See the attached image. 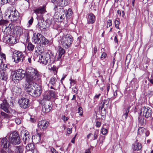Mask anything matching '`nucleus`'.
Instances as JSON below:
<instances>
[{
	"label": "nucleus",
	"instance_id": "nucleus-17",
	"mask_svg": "<svg viewBox=\"0 0 153 153\" xmlns=\"http://www.w3.org/2000/svg\"><path fill=\"white\" fill-rule=\"evenodd\" d=\"M95 21V16L92 13H90L88 15L87 18L88 23L92 24Z\"/></svg>",
	"mask_w": 153,
	"mask_h": 153
},
{
	"label": "nucleus",
	"instance_id": "nucleus-60",
	"mask_svg": "<svg viewBox=\"0 0 153 153\" xmlns=\"http://www.w3.org/2000/svg\"><path fill=\"white\" fill-rule=\"evenodd\" d=\"M114 41L116 43H118V41L117 40V36H115L114 38Z\"/></svg>",
	"mask_w": 153,
	"mask_h": 153
},
{
	"label": "nucleus",
	"instance_id": "nucleus-7",
	"mask_svg": "<svg viewBox=\"0 0 153 153\" xmlns=\"http://www.w3.org/2000/svg\"><path fill=\"white\" fill-rule=\"evenodd\" d=\"M20 136L22 137L23 140L25 144L27 143H29L32 141L33 137H32L31 139V137L29 134L28 131L26 130H23L20 133Z\"/></svg>",
	"mask_w": 153,
	"mask_h": 153
},
{
	"label": "nucleus",
	"instance_id": "nucleus-47",
	"mask_svg": "<svg viewBox=\"0 0 153 153\" xmlns=\"http://www.w3.org/2000/svg\"><path fill=\"white\" fill-rule=\"evenodd\" d=\"M10 0H1V4L3 5L6 4L9 2V1H10Z\"/></svg>",
	"mask_w": 153,
	"mask_h": 153
},
{
	"label": "nucleus",
	"instance_id": "nucleus-29",
	"mask_svg": "<svg viewBox=\"0 0 153 153\" xmlns=\"http://www.w3.org/2000/svg\"><path fill=\"white\" fill-rule=\"evenodd\" d=\"M26 146V149L27 150L32 151L34 149V145L31 143H28Z\"/></svg>",
	"mask_w": 153,
	"mask_h": 153
},
{
	"label": "nucleus",
	"instance_id": "nucleus-28",
	"mask_svg": "<svg viewBox=\"0 0 153 153\" xmlns=\"http://www.w3.org/2000/svg\"><path fill=\"white\" fill-rule=\"evenodd\" d=\"M41 134L40 133H38L37 135L34 136L33 140L36 143H38L41 140Z\"/></svg>",
	"mask_w": 153,
	"mask_h": 153
},
{
	"label": "nucleus",
	"instance_id": "nucleus-21",
	"mask_svg": "<svg viewBox=\"0 0 153 153\" xmlns=\"http://www.w3.org/2000/svg\"><path fill=\"white\" fill-rule=\"evenodd\" d=\"M13 94H15V95H18L21 93V88L17 86H14L12 89Z\"/></svg>",
	"mask_w": 153,
	"mask_h": 153
},
{
	"label": "nucleus",
	"instance_id": "nucleus-44",
	"mask_svg": "<svg viewBox=\"0 0 153 153\" xmlns=\"http://www.w3.org/2000/svg\"><path fill=\"white\" fill-rule=\"evenodd\" d=\"M110 101V99L108 98L106 100H104V101L103 102V103H102V105H107L109 103Z\"/></svg>",
	"mask_w": 153,
	"mask_h": 153
},
{
	"label": "nucleus",
	"instance_id": "nucleus-32",
	"mask_svg": "<svg viewBox=\"0 0 153 153\" xmlns=\"http://www.w3.org/2000/svg\"><path fill=\"white\" fill-rule=\"evenodd\" d=\"M99 134V131L98 130H96L94 132V138L92 139V140H94L97 139Z\"/></svg>",
	"mask_w": 153,
	"mask_h": 153
},
{
	"label": "nucleus",
	"instance_id": "nucleus-14",
	"mask_svg": "<svg viewBox=\"0 0 153 153\" xmlns=\"http://www.w3.org/2000/svg\"><path fill=\"white\" fill-rule=\"evenodd\" d=\"M138 134L143 137H147L149 135V132L144 128L140 127L138 130Z\"/></svg>",
	"mask_w": 153,
	"mask_h": 153
},
{
	"label": "nucleus",
	"instance_id": "nucleus-19",
	"mask_svg": "<svg viewBox=\"0 0 153 153\" xmlns=\"http://www.w3.org/2000/svg\"><path fill=\"white\" fill-rule=\"evenodd\" d=\"M42 36H43L41 34L37 33L36 36L34 37V42L36 44H40Z\"/></svg>",
	"mask_w": 153,
	"mask_h": 153
},
{
	"label": "nucleus",
	"instance_id": "nucleus-18",
	"mask_svg": "<svg viewBox=\"0 0 153 153\" xmlns=\"http://www.w3.org/2000/svg\"><path fill=\"white\" fill-rule=\"evenodd\" d=\"M1 114L2 116V122L4 123H7L9 120V115L3 111L1 112Z\"/></svg>",
	"mask_w": 153,
	"mask_h": 153
},
{
	"label": "nucleus",
	"instance_id": "nucleus-30",
	"mask_svg": "<svg viewBox=\"0 0 153 153\" xmlns=\"http://www.w3.org/2000/svg\"><path fill=\"white\" fill-rule=\"evenodd\" d=\"M49 42V41L45 37L43 36L42 37L41 43H40V44H47Z\"/></svg>",
	"mask_w": 153,
	"mask_h": 153
},
{
	"label": "nucleus",
	"instance_id": "nucleus-43",
	"mask_svg": "<svg viewBox=\"0 0 153 153\" xmlns=\"http://www.w3.org/2000/svg\"><path fill=\"white\" fill-rule=\"evenodd\" d=\"M59 54L62 56L65 53L64 50L61 47H60L59 49Z\"/></svg>",
	"mask_w": 153,
	"mask_h": 153
},
{
	"label": "nucleus",
	"instance_id": "nucleus-5",
	"mask_svg": "<svg viewBox=\"0 0 153 153\" xmlns=\"http://www.w3.org/2000/svg\"><path fill=\"white\" fill-rule=\"evenodd\" d=\"M73 39L72 36L69 34L63 36L60 40L61 45L63 48L68 49L72 44Z\"/></svg>",
	"mask_w": 153,
	"mask_h": 153
},
{
	"label": "nucleus",
	"instance_id": "nucleus-12",
	"mask_svg": "<svg viewBox=\"0 0 153 153\" xmlns=\"http://www.w3.org/2000/svg\"><path fill=\"white\" fill-rule=\"evenodd\" d=\"M18 103L21 107L24 108H28L30 105L29 100L24 98H22L19 100Z\"/></svg>",
	"mask_w": 153,
	"mask_h": 153
},
{
	"label": "nucleus",
	"instance_id": "nucleus-49",
	"mask_svg": "<svg viewBox=\"0 0 153 153\" xmlns=\"http://www.w3.org/2000/svg\"><path fill=\"white\" fill-rule=\"evenodd\" d=\"M106 56V54L105 53L103 52L101 55V59L102 60L103 59H104L105 58Z\"/></svg>",
	"mask_w": 153,
	"mask_h": 153
},
{
	"label": "nucleus",
	"instance_id": "nucleus-4",
	"mask_svg": "<svg viewBox=\"0 0 153 153\" xmlns=\"http://www.w3.org/2000/svg\"><path fill=\"white\" fill-rule=\"evenodd\" d=\"M7 137L0 139V145L2 148L1 153H11L10 143L7 139Z\"/></svg>",
	"mask_w": 153,
	"mask_h": 153
},
{
	"label": "nucleus",
	"instance_id": "nucleus-61",
	"mask_svg": "<svg viewBox=\"0 0 153 153\" xmlns=\"http://www.w3.org/2000/svg\"><path fill=\"white\" fill-rule=\"evenodd\" d=\"M97 51V48L96 47H95L94 49L93 53L94 54H95L96 53Z\"/></svg>",
	"mask_w": 153,
	"mask_h": 153
},
{
	"label": "nucleus",
	"instance_id": "nucleus-52",
	"mask_svg": "<svg viewBox=\"0 0 153 153\" xmlns=\"http://www.w3.org/2000/svg\"><path fill=\"white\" fill-rule=\"evenodd\" d=\"M51 151L52 153H58V152L53 148H51Z\"/></svg>",
	"mask_w": 153,
	"mask_h": 153
},
{
	"label": "nucleus",
	"instance_id": "nucleus-20",
	"mask_svg": "<svg viewBox=\"0 0 153 153\" xmlns=\"http://www.w3.org/2000/svg\"><path fill=\"white\" fill-rule=\"evenodd\" d=\"M34 12L36 14L39 13L42 14L46 12L45 8L44 7H40L34 10Z\"/></svg>",
	"mask_w": 153,
	"mask_h": 153
},
{
	"label": "nucleus",
	"instance_id": "nucleus-25",
	"mask_svg": "<svg viewBox=\"0 0 153 153\" xmlns=\"http://www.w3.org/2000/svg\"><path fill=\"white\" fill-rule=\"evenodd\" d=\"M142 148L140 143L136 142L134 145L133 149L135 150H140Z\"/></svg>",
	"mask_w": 153,
	"mask_h": 153
},
{
	"label": "nucleus",
	"instance_id": "nucleus-23",
	"mask_svg": "<svg viewBox=\"0 0 153 153\" xmlns=\"http://www.w3.org/2000/svg\"><path fill=\"white\" fill-rule=\"evenodd\" d=\"M25 147L23 146H19L16 147L15 152L16 153H24Z\"/></svg>",
	"mask_w": 153,
	"mask_h": 153
},
{
	"label": "nucleus",
	"instance_id": "nucleus-16",
	"mask_svg": "<svg viewBox=\"0 0 153 153\" xmlns=\"http://www.w3.org/2000/svg\"><path fill=\"white\" fill-rule=\"evenodd\" d=\"M52 108L51 104L47 103L44 104L42 106V111L44 113H47L49 112Z\"/></svg>",
	"mask_w": 153,
	"mask_h": 153
},
{
	"label": "nucleus",
	"instance_id": "nucleus-15",
	"mask_svg": "<svg viewBox=\"0 0 153 153\" xmlns=\"http://www.w3.org/2000/svg\"><path fill=\"white\" fill-rule=\"evenodd\" d=\"M38 23L37 26L40 29H45L46 28V23L45 22L44 20L42 17H39L37 18Z\"/></svg>",
	"mask_w": 153,
	"mask_h": 153
},
{
	"label": "nucleus",
	"instance_id": "nucleus-63",
	"mask_svg": "<svg viewBox=\"0 0 153 153\" xmlns=\"http://www.w3.org/2000/svg\"><path fill=\"white\" fill-rule=\"evenodd\" d=\"M76 135H75V136L72 139L71 142L72 143H74L75 142V139Z\"/></svg>",
	"mask_w": 153,
	"mask_h": 153
},
{
	"label": "nucleus",
	"instance_id": "nucleus-48",
	"mask_svg": "<svg viewBox=\"0 0 153 153\" xmlns=\"http://www.w3.org/2000/svg\"><path fill=\"white\" fill-rule=\"evenodd\" d=\"M70 86L71 87L72 85H73L75 83V81L74 80L71 79H70Z\"/></svg>",
	"mask_w": 153,
	"mask_h": 153
},
{
	"label": "nucleus",
	"instance_id": "nucleus-36",
	"mask_svg": "<svg viewBox=\"0 0 153 153\" xmlns=\"http://www.w3.org/2000/svg\"><path fill=\"white\" fill-rule=\"evenodd\" d=\"M48 92L49 93L51 97H55L56 96V93L55 91L52 90H49Z\"/></svg>",
	"mask_w": 153,
	"mask_h": 153
},
{
	"label": "nucleus",
	"instance_id": "nucleus-53",
	"mask_svg": "<svg viewBox=\"0 0 153 153\" xmlns=\"http://www.w3.org/2000/svg\"><path fill=\"white\" fill-rule=\"evenodd\" d=\"M101 125V122L97 121L96 123L95 126L96 127L99 128L100 126Z\"/></svg>",
	"mask_w": 153,
	"mask_h": 153
},
{
	"label": "nucleus",
	"instance_id": "nucleus-55",
	"mask_svg": "<svg viewBox=\"0 0 153 153\" xmlns=\"http://www.w3.org/2000/svg\"><path fill=\"white\" fill-rule=\"evenodd\" d=\"M100 95V94H99L97 95H96L94 97V99L96 100L98 99Z\"/></svg>",
	"mask_w": 153,
	"mask_h": 153
},
{
	"label": "nucleus",
	"instance_id": "nucleus-22",
	"mask_svg": "<svg viewBox=\"0 0 153 153\" xmlns=\"http://www.w3.org/2000/svg\"><path fill=\"white\" fill-rule=\"evenodd\" d=\"M130 107H128L127 108H124L123 111V114L122 115V118L123 120H126L128 117V114L129 111Z\"/></svg>",
	"mask_w": 153,
	"mask_h": 153
},
{
	"label": "nucleus",
	"instance_id": "nucleus-54",
	"mask_svg": "<svg viewBox=\"0 0 153 153\" xmlns=\"http://www.w3.org/2000/svg\"><path fill=\"white\" fill-rule=\"evenodd\" d=\"M52 69L54 72V74H56L57 73V71L56 70V68L53 66L52 68Z\"/></svg>",
	"mask_w": 153,
	"mask_h": 153
},
{
	"label": "nucleus",
	"instance_id": "nucleus-11",
	"mask_svg": "<svg viewBox=\"0 0 153 153\" xmlns=\"http://www.w3.org/2000/svg\"><path fill=\"white\" fill-rule=\"evenodd\" d=\"M151 109L149 107H143L141 108L140 114L141 115L148 118L151 116Z\"/></svg>",
	"mask_w": 153,
	"mask_h": 153
},
{
	"label": "nucleus",
	"instance_id": "nucleus-45",
	"mask_svg": "<svg viewBox=\"0 0 153 153\" xmlns=\"http://www.w3.org/2000/svg\"><path fill=\"white\" fill-rule=\"evenodd\" d=\"M78 113H79V115H82L83 113L82 109L81 107H79L78 108Z\"/></svg>",
	"mask_w": 153,
	"mask_h": 153
},
{
	"label": "nucleus",
	"instance_id": "nucleus-27",
	"mask_svg": "<svg viewBox=\"0 0 153 153\" xmlns=\"http://www.w3.org/2000/svg\"><path fill=\"white\" fill-rule=\"evenodd\" d=\"M57 83V79L55 77L52 78L50 81V84L54 86H56Z\"/></svg>",
	"mask_w": 153,
	"mask_h": 153
},
{
	"label": "nucleus",
	"instance_id": "nucleus-33",
	"mask_svg": "<svg viewBox=\"0 0 153 153\" xmlns=\"http://www.w3.org/2000/svg\"><path fill=\"white\" fill-rule=\"evenodd\" d=\"M63 0H51V2L53 3H56L58 5L60 6L61 5H63L62 2Z\"/></svg>",
	"mask_w": 153,
	"mask_h": 153
},
{
	"label": "nucleus",
	"instance_id": "nucleus-50",
	"mask_svg": "<svg viewBox=\"0 0 153 153\" xmlns=\"http://www.w3.org/2000/svg\"><path fill=\"white\" fill-rule=\"evenodd\" d=\"M33 17H31L30 19L28 21V23L30 25H31L33 22Z\"/></svg>",
	"mask_w": 153,
	"mask_h": 153
},
{
	"label": "nucleus",
	"instance_id": "nucleus-62",
	"mask_svg": "<svg viewBox=\"0 0 153 153\" xmlns=\"http://www.w3.org/2000/svg\"><path fill=\"white\" fill-rule=\"evenodd\" d=\"M67 130H68V134H70L71 133L72 130L70 128H68Z\"/></svg>",
	"mask_w": 153,
	"mask_h": 153
},
{
	"label": "nucleus",
	"instance_id": "nucleus-26",
	"mask_svg": "<svg viewBox=\"0 0 153 153\" xmlns=\"http://www.w3.org/2000/svg\"><path fill=\"white\" fill-rule=\"evenodd\" d=\"M51 97L48 91L45 92L43 98L44 100H49L51 99Z\"/></svg>",
	"mask_w": 153,
	"mask_h": 153
},
{
	"label": "nucleus",
	"instance_id": "nucleus-24",
	"mask_svg": "<svg viewBox=\"0 0 153 153\" xmlns=\"http://www.w3.org/2000/svg\"><path fill=\"white\" fill-rule=\"evenodd\" d=\"M8 74L5 71L0 73V79L4 80H6L7 79Z\"/></svg>",
	"mask_w": 153,
	"mask_h": 153
},
{
	"label": "nucleus",
	"instance_id": "nucleus-13",
	"mask_svg": "<svg viewBox=\"0 0 153 153\" xmlns=\"http://www.w3.org/2000/svg\"><path fill=\"white\" fill-rule=\"evenodd\" d=\"M49 122L46 120H42L39 122L38 126L41 129L44 130L46 129L49 126Z\"/></svg>",
	"mask_w": 153,
	"mask_h": 153
},
{
	"label": "nucleus",
	"instance_id": "nucleus-9",
	"mask_svg": "<svg viewBox=\"0 0 153 153\" xmlns=\"http://www.w3.org/2000/svg\"><path fill=\"white\" fill-rule=\"evenodd\" d=\"M2 102L0 104V108L7 113H10L11 108L10 105L7 102V100L3 99L1 100Z\"/></svg>",
	"mask_w": 153,
	"mask_h": 153
},
{
	"label": "nucleus",
	"instance_id": "nucleus-57",
	"mask_svg": "<svg viewBox=\"0 0 153 153\" xmlns=\"http://www.w3.org/2000/svg\"><path fill=\"white\" fill-rule=\"evenodd\" d=\"M73 91L76 94L78 93V90L76 87H74V88H73Z\"/></svg>",
	"mask_w": 153,
	"mask_h": 153
},
{
	"label": "nucleus",
	"instance_id": "nucleus-37",
	"mask_svg": "<svg viewBox=\"0 0 153 153\" xmlns=\"http://www.w3.org/2000/svg\"><path fill=\"white\" fill-rule=\"evenodd\" d=\"M10 37L6 35H4L3 38V40L4 42H6V43H8V39H9Z\"/></svg>",
	"mask_w": 153,
	"mask_h": 153
},
{
	"label": "nucleus",
	"instance_id": "nucleus-35",
	"mask_svg": "<svg viewBox=\"0 0 153 153\" xmlns=\"http://www.w3.org/2000/svg\"><path fill=\"white\" fill-rule=\"evenodd\" d=\"M10 43L11 44H15L16 42L15 41V39L14 37H11L8 39V43Z\"/></svg>",
	"mask_w": 153,
	"mask_h": 153
},
{
	"label": "nucleus",
	"instance_id": "nucleus-10",
	"mask_svg": "<svg viewBox=\"0 0 153 153\" xmlns=\"http://www.w3.org/2000/svg\"><path fill=\"white\" fill-rule=\"evenodd\" d=\"M24 58L25 56L23 53L18 51L13 53L12 56V59L16 63L21 61V60L23 61Z\"/></svg>",
	"mask_w": 153,
	"mask_h": 153
},
{
	"label": "nucleus",
	"instance_id": "nucleus-34",
	"mask_svg": "<svg viewBox=\"0 0 153 153\" xmlns=\"http://www.w3.org/2000/svg\"><path fill=\"white\" fill-rule=\"evenodd\" d=\"M34 46L31 43L29 42L28 44L27 48L29 51H32L34 48Z\"/></svg>",
	"mask_w": 153,
	"mask_h": 153
},
{
	"label": "nucleus",
	"instance_id": "nucleus-40",
	"mask_svg": "<svg viewBox=\"0 0 153 153\" xmlns=\"http://www.w3.org/2000/svg\"><path fill=\"white\" fill-rule=\"evenodd\" d=\"M118 20L119 19H118ZM114 24L116 28L118 29H120L119 27V25L120 24V22L119 20H115L114 21Z\"/></svg>",
	"mask_w": 153,
	"mask_h": 153
},
{
	"label": "nucleus",
	"instance_id": "nucleus-1",
	"mask_svg": "<svg viewBox=\"0 0 153 153\" xmlns=\"http://www.w3.org/2000/svg\"><path fill=\"white\" fill-rule=\"evenodd\" d=\"M27 74L26 90L28 94L34 97L39 96L42 91L40 86L36 85V82L40 77L39 73L33 71H28Z\"/></svg>",
	"mask_w": 153,
	"mask_h": 153
},
{
	"label": "nucleus",
	"instance_id": "nucleus-38",
	"mask_svg": "<svg viewBox=\"0 0 153 153\" xmlns=\"http://www.w3.org/2000/svg\"><path fill=\"white\" fill-rule=\"evenodd\" d=\"M138 120L139 123L141 125H143L145 121V120L143 118L141 117H138Z\"/></svg>",
	"mask_w": 153,
	"mask_h": 153
},
{
	"label": "nucleus",
	"instance_id": "nucleus-31",
	"mask_svg": "<svg viewBox=\"0 0 153 153\" xmlns=\"http://www.w3.org/2000/svg\"><path fill=\"white\" fill-rule=\"evenodd\" d=\"M19 17V15L18 14H16V15L10 16V19L11 21L12 22H15Z\"/></svg>",
	"mask_w": 153,
	"mask_h": 153
},
{
	"label": "nucleus",
	"instance_id": "nucleus-8",
	"mask_svg": "<svg viewBox=\"0 0 153 153\" xmlns=\"http://www.w3.org/2000/svg\"><path fill=\"white\" fill-rule=\"evenodd\" d=\"M39 62L44 65L50 64L51 63V59L49 54L45 53L44 55H40Z\"/></svg>",
	"mask_w": 153,
	"mask_h": 153
},
{
	"label": "nucleus",
	"instance_id": "nucleus-58",
	"mask_svg": "<svg viewBox=\"0 0 153 153\" xmlns=\"http://www.w3.org/2000/svg\"><path fill=\"white\" fill-rule=\"evenodd\" d=\"M17 33H18L19 34V35H21L22 33V29L20 28L18 29V30L17 31Z\"/></svg>",
	"mask_w": 153,
	"mask_h": 153
},
{
	"label": "nucleus",
	"instance_id": "nucleus-2",
	"mask_svg": "<svg viewBox=\"0 0 153 153\" xmlns=\"http://www.w3.org/2000/svg\"><path fill=\"white\" fill-rule=\"evenodd\" d=\"M54 10L55 11L54 17L58 22H61L66 16V19L68 20L72 17L73 12L70 8H69L67 12H65V10L62 6L55 5Z\"/></svg>",
	"mask_w": 153,
	"mask_h": 153
},
{
	"label": "nucleus",
	"instance_id": "nucleus-59",
	"mask_svg": "<svg viewBox=\"0 0 153 153\" xmlns=\"http://www.w3.org/2000/svg\"><path fill=\"white\" fill-rule=\"evenodd\" d=\"M150 82L153 85V77H151L148 79Z\"/></svg>",
	"mask_w": 153,
	"mask_h": 153
},
{
	"label": "nucleus",
	"instance_id": "nucleus-64",
	"mask_svg": "<svg viewBox=\"0 0 153 153\" xmlns=\"http://www.w3.org/2000/svg\"><path fill=\"white\" fill-rule=\"evenodd\" d=\"M85 153H91V152L90 149H88L86 150L85 151Z\"/></svg>",
	"mask_w": 153,
	"mask_h": 153
},
{
	"label": "nucleus",
	"instance_id": "nucleus-42",
	"mask_svg": "<svg viewBox=\"0 0 153 153\" xmlns=\"http://www.w3.org/2000/svg\"><path fill=\"white\" fill-rule=\"evenodd\" d=\"M101 130V132L102 134L105 135L108 132V130L104 128H102Z\"/></svg>",
	"mask_w": 153,
	"mask_h": 153
},
{
	"label": "nucleus",
	"instance_id": "nucleus-56",
	"mask_svg": "<svg viewBox=\"0 0 153 153\" xmlns=\"http://www.w3.org/2000/svg\"><path fill=\"white\" fill-rule=\"evenodd\" d=\"M62 119L64 121H66L68 120V118L65 117V116H62Z\"/></svg>",
	"mask_w": 153,
	"mask_h": 153
},
{
	"label": "nucleus",
	"instance_id": "nucleus-46",
	"mask_svg": "<svg viewBox=\"0 0 153 153\" xmlns=\"http://www.w3.org/2000/svg\"><path fill=\"white\" fill-rule=\"evenodd\" d=\"M112 25V21L111 20L109 19L107 21V28H108Z\"/></svg>",
	"mask_w": 153,
	"mask_h": 153
},
{
	"label": "nucleus",
	"instance_id": "nucleus-39",
	"mask_svg": "<svg viewBox=\"0 0 153 153\" xmlns=\"http://www.w3.org/2000/svg\"><path fill=\"white\" fill-rule=\"evenodd\" d=\"M3 18H0V25H3L5 24H6L8 22L7 21L2 19Z\"/></svg>",
	"mask_w": 153,
	"mask_h": 153
},
{
	"label": "nucleus",
	"instance_id": "nucleus-51",
	"mask_svg": "<svg viewBox=\"0 0 153 153\" xmlns=\"http://www.w3.org/2000/svg\"><path fill=\"white\" fill-rule=\"evenodd\" d=\"M15 122L17 124H19L21 123V120L19 118H16L15 120Z\"/></svg>",
	"mask_w": 153,
	"mask_h": 153
},
{
	"label": "nucleus",
	"instance_id": "nucleus-6",
	"mask_svg": "<svg viewBox=\"0 0 153 153\" xmlns=\"http://www.w3.org/2000/svg\"><path fill=\"white\" fill-rule=\"evenodd\" d=\"M9 135L8 139L10 143L13 145L19 144L20 143V140L17 133L15 131L12 132Z\"/></svg>",
	"mask_w": 153,
	"mask_h": 153
},
{
	"label": "nucleus",
	"instance_id": "nucleus-41",
	"mask_svg": "<svg viewBox=\"0 0 153 153\" xmlns=\"http://www.w3.org/2000/svg\"><path fill=\"white\" fill-rule=\"evenodd\" d=\"M11 13H10V14L8 16V17L9 18H10V16H12L14 15H16V14H18V11H16V10H12L11 11Z\"/></svg>",
	"mask_w": 153,
	"mask_h": 153
},
{
	"label": "nucleus",
	"instance_id": "nucleus-3",
	"mask_svg": "<svg viewBox=\"0 0 153 153\" xmlns=\"http://www.w3.org/2000/svg\"><path fill=\"white\" fill-rule=\"evenodd\" d=\"M32 70L33 71H36L37 73L39 72L36 69L34 68L31 67L27 68L25 71L21 69L14 71L12 75L13 81L14 82H17L23 79L25 76L26 80L27 81V72L29 71L30 72V71Z\"/></svg>",
	"mask_w": 153,
	"mask_h": 153
}]
</instances>
